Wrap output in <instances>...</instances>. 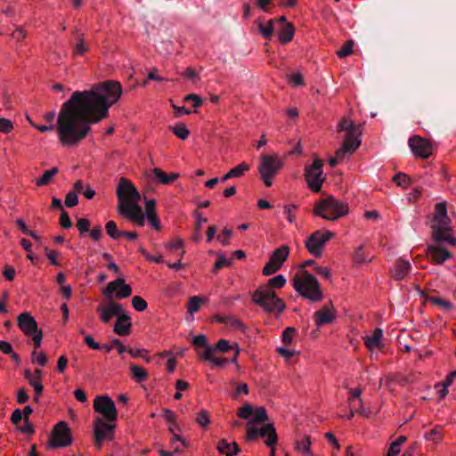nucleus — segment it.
Listing matches in <instances>:
<instances>
[{
  "mask_svg": "<svg viewBox=\"0 0 456 456\" xmlns=\"http://www.w3.org/2000/svg\"><path fill=\"white\" fill-rule=\"evenodd\" d=\"M232 265V260L229 259L224 254L218 253L217 260L215 263L213 272L216 273L220 268L224 266H230Z\"/></svg>",
  "mask_w": 456,
  "mask_h": 456,
  "instance_id": "45",
  "label": "nucleus"
},
{
  "mask_svg": "<svg viewBox=\"0 0 456 456\" xmlns=\"http://www.w3.org/2000/svg\"><path fill=\"white\" fill-rule=\"evenodd\" d=\"M132 305L138 312H143L148 307L147 302L140 296L133 297Z\"/></svg>",
  "mask_w": 456,
  "mask_h": 456,
  "instance_id": "50",
  "label": "nucleus"
},
{
  "mask_svg": "<svg viewBox=\"0 0 456 456\" xmlns=\"http://www.w3.org/2000/svg\"><path fill=\"white\" fill-rule=\"evenodd\" d=\"M94 439L96 445L100 448L104 440H111L114 436L115 424L105 422L102 419L97 418L94 420Z\"/></svg>",
  "mask_w": 456,
  "mask_h": 456,
  "instance_id": "20",
  "label": "nucleus"
},
{
  "mask_svg": "<svg viewBox=\"0 0 456 456\" xmlns=\"http://www.w3.org/2000/svg\"><path fill=\"white\" fill-rule=\"evenodd\" d=\"M105 230L110 238L118 240L121 237V232L118 229L117 223L113 220L107 222Z\"/></svg>",
  "mask_w": 456,
  "mask_h": 456,
  "instance_id": "39",
  "label": "nucleus"
},
{
  "mask_svg": "<svg viewBox=\"0 0 456 456\" xmlns=\"http://www.w3.org/2000/svg\"><path fill=\"white\" fill-rule=\"evenodd\" d=\"M253 411H254V417L251 419V422L262 423V422H265L266 420H268V416H267L265 408L257 407L255 410H253Z\"/></svg>",
  "mask_w": 456,
  "mask_h": 456,
  "instance_id": "43",
  "label": "nucleus"
},
{
  "mask_svg": "<svg viewBox=\"0 0 456 456\" xmlns=\"http://www.w3.org/2000/svg\"><path fill=\"white\" fill-rule=\"evenodd\" d=\"M66 207L73 208L77 205L78 199L76 191H69L64 201Z\"/></svg>",
  "mask_w": 456,
  "mask_h": 456,
  "instance_id": "57",
  "label": "nucleus"
},
{
  "mask_svg": "<svg viewBox=\"0 0 456 456\" xmlns=\"http://www.w3.org/2000/svg\"><path fill=\"white\" fill-rule=\"evenodd\" d=\"M283 208H284V214L286 215L287 220L290 224H293L296 221V212H297L298 207L294 204H289V205H285L283 207Z\"/></svg>",
  "mask_w": 456,
  "mask_h": 456,
  "instance_id": "47",
  "label": "nucleus"
},
{
  "mask_svg": "<svg viewBox=\"0 0 456 456\" xmlns=\"http://www.w3.org/2000/svg\"><path fill=\"white\" fill-rule=\"evenodd\" d=\"M253 413V408L249 403H245L237 411V415L240 419H248Z\"/></svg>",
  "mask_w": 456,
  "mask_h": 456,
  "instance_id": "53",
  "label": "nucleus"
},
{
  "mask_svg": "<svg viewBox=\"0 0 456 456\" xmlns=\"http://www.w3.org/2000/svg\"><path fill=\"white\" fill-rule=\"evenodd\" d=\"M249 392L248 387L246 383H240L237 385L232 398L236 399L240 394L248 395Z\"/></svg>",
  "mask_w": 456,
  "mask_h": 456,
  "instance_id": "61",
  "label": "nucleus"
},
{
  "mask_svg": "<svg viewBox=\"0 0 456 456\" xmlns=\"http://www.w3.org/2000/svg\"><path fill=\"white\" fill-rule=\"evenodd\" d=\"M94 410L100 413L107 421L115 422L118 412L113 400L108 395H99L94 400Z\"/></svg>",
  "mask_w": 456,
  "mask_h": 456,
  "instance_id": "14",
  "label": "nucleus"
},
{
  "mask_svg": "<svg viewBox=\"0 0 456 456\" xmlns=\"http://www.w3.org/2000/svg\"><path fill=\"white\" fill-rule=\"evenodd\" d=\"M247 427L248 440L255 441L258 439V437H266L265 440V444L267 447H272V445H275L277 444L278 436L273 423H268L260 428L250 427L249 423L247 424Z\"/></svg>",
  "mask_w": 456,
  "mask_h": 456,
  "instance_id": "10",
  "label": "nucleus"
},
{
  "mask_svg": "<svg viewBox=\"0 0 456 456\" xmlns=\"http://www.w3.org/2000/svg\"><path fill=\"white\" fill-rule=\"evenodd\" d=\"M336 317L337 311L331 301L325 304L320 310L316 311L314 314L315 325L318 327L333 322Z\"/></svg>",
  "mask_w": 456,
  "mask_h": 456,
  "instance_id": "21",
  "label": "nucleus"
},
{
  "mask_svg": "<svg viewBox=\"0 0 456 456\" xmlns=\"http://www.w3.org/2000/svg\"><path fill=\"white\" fill-rule=\"evenodd\" d=\"M122 86L118 81L95 84L91 90L76 91L61 108L56 131L62 146L75 147L86 138L91 125L108 117L110 106L118 102Z\"/></svg>",
  "mask_w": 456,
  "mask_h": 456,
  "instance_id": "1",
  "label": "nucleus"
},
{
  "mask_svg": "<svg viewBox=\"0 0 456 456\" xmlns=\"http://www.w3.org/2000/svg\"><path fill=\"white\" fill-rule=\"evenodd\" d=\"M311 437L310 436L304 435L301 439H297L295 442V449L305 454L312 455L311 451Z\"/></svg>",
  "mask_w": 456,
  "mask_h": 456,
  "instance_id": "32",
  "label": "nucleus"
},
{
  "mask_svg": "<svg viewBox=\"0 0 456 456\" xmlns=\"http://www.w3.org/2000/svg\"><path fill=\"white\" fill-rule=\"evenodd\" d=\"M132 323L130 316L124 312L118 315L114 325L113 331L118 336H127L131 333Z\"/></svg>",
  "mask_w": 456,
  "mask_h": 456,
  "instance_id": "26",
  "label": "nucleus"
},
{
  "mask_svg": "<svg viewBox=\"0 0 456 456\" xmlns=\"http://www.w3.org/2000/svg\"><path fill=\"white\" fill-rule=\"evenodd\" d=\"M152 174L155 179L161 184H170L174 183L180 175L178 173H166L159 167L152 169Z\"/></svg>",
  "mask_w": 456,
  "mask_h": 456,
  "instance_id": "31",
  "label": "nucleus"
},
{
  "mask_svg": "<svg viewBox=\"0 0 456 456\" xmlns=\"http://www.w3.org/2000/svg\"><path fill=\"white\" fill-rule=\"evenodd\" d=\"M72 34L75 36L76 39V42L72 45L73 55H84L89 50V47L85 43L84 34L78 28H74Z\"/></svg>",
  "mask_w": 456,
  "mask_h": 456,
  "instance_id": "28",
  "label": "nucleus"
},
{
  "mask_svg": "<svg viewBox=\"0 0 456 456\" xmlns=\"http://www.w3.org/2000/svg\"><path fill=\"white\" fill-rule=\"evenodd\" d=\"M382 335H383V333H382L381 329H379V328L375 329L372 335L370 337H368L367 338H365V340H364L365 346L369 349H372L374 347H379L380 340L382 338Z\"/></svg>",
  "mask_w": 456,
  "mask_h": 456,
  "instance_id": "34",
  "label": "nucleus"
},
{
  "mask_svg": "<svg viewBox=\"0 0 456 456\" xmlns=\"http://www.w3.org/2000/svg\"><path fill=\"white\" fill-rule=\"evenodd\" d=\"M76 226L79 231L80 236L90 231L91 222L87 218H79L77 221Z\"/></svg>",
  "mask_w": 456,
  "mask_h": 456,
  "instance_id": "51",
  "label": "nucleus"
},
{
  "mask_svg": "<svg viewBox=\"0 0 456 456\" xmlns=\"http://www.w3.org/2000/svg\"><path fill=\"white\" fill-rule=\"evenodd\" d=\"M431 239L438 245L447 243L456 247V236L452 227V220L447 214L445 201L435 205L430 220Z\"/></svg>",
  "mask_w": 456,
  "mask_h": 456,
  "instance_id": "2",
  "label": "nucleus"
},
{
  "mask_svg": "<svg viewBox=\"0 0 456 456\" xmlns=\"http://www.w3.org/2000/svg\"><path fill=\"white\" fill-rule=\"evenodd\" d=\"M293 286L303 297L312 302H320L323 299V293L316 278L305 271L301 276H295L293 279Z\"/></svg>",
  "mask_w": 456,
  "mask_h": 456,
  "instance_id": "5",
  "label": "nucleus"
},
{
  "mask_svg": "<svg viewBox=\"0 0 456 456\" xmlns=\"http://www.w3.org/2000/svg\"><path fill=\"white\" fill-rule=\"evenodd\" d=\"M215 321L225 324L227 327L236 330L245 331L246 326L242 321L234 315H216Z\"/></svg>",
  "mask_w": 456,
  "mask_h": 456,
  "instance_id": "27",
  "label": "nucleus"
},
{
  "mask_svg": "<svg viewBox=\"0 0 456 456\" xmlns=\"http://www.w3.org/2000/svg\"><path fill=\"white\" fill-rule=\"evenodd\" d=\"M354 47V41L353 40H347L343 46L337 51V55L339 58H345L352 53Z\"/></svg>",
  "mask_w": 456,
  "mask_h": 456,
  "instance_id": "48",
  "label": "nucleus"
},
{
  "mask_svg": "<svg viewBox=\"0 0 456 456\" xmlns=\"http://www.w3.org/2000/svg\"><path fill=\"white\" fill-rule=\"evenodd\" d=\"M215 348V351H219V352H222V353H226L230 350H232L233 351V357L231 358L230 360H226L227 362H230L232 363H234L236 364L238 367V362H237V358L240 353V348L239 346V344L234 342L232 344L230 343L229 340H226V339H219L216 344L215 345V346H213Z\"/></svg>",
  "mask_w": 456,
  "mask_h": 456,
  "instance_id": "24",
  "label": "nucleus"
},
{
  "mask_svg": "<svg viewBox=\"0 0 456 456\" xmlns=\"http://www.w3.org/2000/svg\"><path fill=\"white\" fill-rule=\"evenodd\" d=\"M117 196L118 199V204L128 201H138L141 198L139 191L132 182L125 177H120L118 180Z\"/></svg>",
  "mask_w": 456,
  "mask_h": 456,
  "instance_id": "17",
  "label": "nucleus"
},
{
  "mask_svg": "<svg viewBox=\"0 0 456 456\" xmlns=\"http://www.w3.org/2000/svg\"><path fill=\"white\" fill-rule=\"evenodd\" d=\"M60 225L64 229H69L72 226V222L69 218V216L64 209H62L61 213Z\"/></svg>",
  "mask_w": 456,
  "mask_h": 456,
  "instance_id": "58",
  "label": "nucleus"
},
{
  "mask_svg": "<svg viewBox=\"0 0 456 456\" xmlns=\"http://www.w3.org/2000/svg\"><path fill=\"white\" fill-rule=\"evenodd\" d=\"M170 129L178 138L182 140H186L190 134V130L183 123H180L175 126H172Z\"/></svg>",
  "mask_w": 456,
  "mask_h": 456,
  "instance_id": "40",
  "label": "nucleus"
},
{
  "mask_svg": "<svg viewBox=\"0 0 456 456\" xmlns=\"http://www.w3.org/2000/svg\"><path fill=\"white\" fill-rule=\"evenodd\" d=\"M250 166L246 162H241L238 166L232 167L231 171V175L233 178H240L245 175V174L249 170Z\"/></svg>",
  "mask_w": 456,
  "mask_h": 456,
  "instance_id": "41",
  "label": "nucleus"
},
{
  "mask_svg": "<svg viewBox=\"0 0 456 456\" xmlns=\"http://www.w3.org/2000/svg\"><path fill=\"white\" fill-rule=\"evenodd\" d=\"M296 334V329L293 327H288L282 333V341L286 345L291 344L293 338Z\"/></svg>",
  "mask_w": 456,
  "mask_h": 456,
  "instance_id": "55",
  "label": "nucleus"
},
{
  "mask_svg": "<svg viewBox=\"0 0 456 456\" xmlns=\"http://www.w3.org/2000/svg\"><path fill=\"white\" fill-rule=\"evenodd\" d=\"M424 438L427 441H433L434 443L438 444L443 440L444 435L442 429L438 427H436L429 432L426 433L424 435Z\"/></svg>",
  "mask_w": 456,
  "mask_h": 456,
  "instance_id": "38",
  "label": "nucleus"
},
{
  "mask_svg": "<svg viewBox=\"0 0 456 456\" xmlns=\"http://www.w3.org/2000/svg\"><path fill=\"white\" fill-rule=\"evenodd\" d=\"M314 270L318 275L323 277L324 279L328 280L330 278V269L327 266L315 265Z\"/></svg>",
  "mask_w": 456,
  "mask_h": 456,
  "instance_id": "60",
  "label": "nucleus"
},
{
  "mask_svg": "<svg viewBox=\"0 0 456 456\" xmlns=\"http://www.w3.org/2000/svg\"><path fill=\"white\" fill-rule=\"evenodd\" d=\"M411 269V264L403 259L399 258L395 261L394 267L390 271L391 276L395 281H402L405 279Z\"/></svg>",
  "mask_w": 456,
  "mask_h": 456,
  "instance_id": "25",
  "label": "nucleus"
},
{
  "mask_svg": "<svg viewBox=\"0 0 456 456\" xmlns=\"http://www.w3.org/2000/svg\"><path fill=\"white\" fill-rule=\"evenodd\" d=\"M196 422L202 428L208 427L210 423V418L208 411L201 410L199 411L196 416Z\"/></svg>",
  "mask_w": 456,
  "mask_h": 456,
  "instance_id": "49",
  "label": "nucleus"
},
{
  "mask_svg": "<svg viewBox=\"0 0 456 456\" xmlns=\"http://www.w3.org/2000/svg\"><path fill=\"white\" fill-rule=\"evenodd\" d=\"M338 131H345L346 134L341 147L335 151V156L329 160L330 167L337 166L346 155H352L361 145V126H356L353 120L342 118L338 125Z\"/></svg>",
  "mask_w": 456,
  "mask_h": 456,
  "instance_id": "3",
  "label": "nucleus"
},
{
  "mask_svg": "<svg viewBox=\"0 0 456 456\" xmlns=\"http://www.w3.org/2000/svg\"><path fill=\"white\" fill-rule=\"evenodd\" d=\"M58 172L59 169L56 167L45 171L44 174L35 181L36 185L42 187L49 184L52 182L53 176L58 174Z\"/></svg>",
  "mask_w": 456,
  "mask_h": 456,
  "instance_id": "33",
  "label": "nucleus"
},
{
  "mask_svg": "<svg viewBox=\"0 0 456 456\" xmlns=\"http://www.w3.org/2000/svg\"><path fill=\"white\" fill-rule=\"evenodd\" d=\"M17 323L20 330L26 336H31L36 348L39 347L43 338L41 330H38L37 321L28 312H23L17 317Z\"/></svg>",
  "mask_w": 456,
  "mask_h": 456,
  "instance_id": "9",
  "label": "nucleus"
},
{
  "mask_svg": "<svg viewBox=\"0 0 456 456\" xmlns=\"http://www.w3.org/2000/svg\"><path fill=\"white\" fill-rule=\"evenodd\" d=\"M406 440L407 437L404 436L397 437V439L390 444L387 456H397L401 452L400 446L404 444Z\"/></svg>",
  "mask_w": 456,
  "mask_h": 456,
  "instance_id": "37",
  "label": "nucleus"
},
{
  "mask_svg": "<svg viewBox=\"0 0 456 456\" xmlns=\"http://www.w3.org/2000/svg\"><path fill=\"white\" fill-rule=\"evenodd\" d=\"M456 379V370L450 372L444 379V380L441 384H436V387H450L453 380Z\"/></svg>",
  "mask_w": 456,
  "mask_h": 456,
  "instance_id": "64",
  "label": "nucleus"
},
{
  "mask_svg": "<svg viewBox=\"0 0 456 456\" xmlns=\"http://www.w3.org/2000/svg\"><path fill=\"white\" fill-rule=\"evenodd\" d=\"M97 312L101 314V321L104 323H108L114 316L118 318V315L122 314L123 307L119 303L110 300L107 305L98 306Z\"/></svg>",
  "mask_w": 456,
  "mask_h": 456,
  "instance_id": "22",
  "label": "nucleus"
},
{
  "mask_svg": "<svg viewBox=\"0 0 456 456\" xmlns=\"http://www.w3.org/2000/svg\"><path fill=\"white\" fill-rule=\"evenodd\" d=\"M258 28L263 37L269 39L273 33V20H269L265 25L259 22Z\"/></svg>",
  "mask_w": 456,
  "mask_h": 456,
  "instance_id": "44",
  "label": "nucleus"
},
{
  "mask_svg": "<svg viewBox=\"0 0 456 456\" xmlns=\"http://www.w3.org/2000/svg\"><path fill=\"white\" fill-rule=\"evenodd\" d=\"M192 345L196 347L198 357L200 361L209 362L213 366L224 367L227 361L223 357L215 356V348L207 341V338L203 334L196 336L192 339Z\"/></svg>",
  "mask_w": 456,
  "mask_h": 456,
  "instance_id": "8",
  "label": "nucleus"
},
{
  "mask_svg": "<svg viewBox=\"0 0 456 456\" xmlns=\"http://www.w3.org/2000/svg\"><path fill=\"white\" fill-rule=\"evenodd\" d=\"M130 370H131L132 378L136 382L140 383V382L145 381L149 377L148 371L141 366L131 365Z\"/></svg>",
  "mask_w": 456,
  "mask_h": 456,
  "instance_id": "35",
  "label": "nucleus"
},
{
  "mask_svg": "<svg viewBox=\"0 0 456 456\" xmlns=\"http://www.w3.org/2000/svg\"><path fill=\"white\" fill-rule=\"evenodd\" d=\"M427 255L436 265H442L445 260L452 256V253L444 248L438 245H428Z\"/></svg>",
  "mask_w": 456,
  "mask_h": 456,
  "instance_id": "23",
  "label": "nucleus"
},
{
  "mask_svg": "<svg viewBox=\"0 0 456 456\" xmlns=\"http://www.w3.org/2000/svg\"><path fill=\"white\" fill-rule=\"evenodd\" d=\"M393 182L398 186L407 188L411 184V178L404 173H398L394 175Z\"/></svg>",
  "mask_w": 456,
  "mask_h": 456,
  "instance_id": "46",
  "label": "nucleus"
},
{
  "mask_svg": "<svg viewBox=\"0 0 456 456\" xmlns=\"http://www.w3.org/2000/svg\"><path fill=\"white\" fill-rule=\"evenodd\" d=\"M290 248L287 245H282L276 248L270 256L268 262L263 268V274L265 276L272 275L279 271L283 263L287 260L289 255Z\"/></svg>",
  "mask_w": 456,
  "mask_h": 456,
  "instance_id": "12",
  "label": "nucleus"
},
{
  "mask_svg": "<svg viewBox=\"0 0 456 456\" xmlns=\"http://www.w3.org/2000/svg\"><path fill=\"white\" fill-rule=\"evenodd\" d=\"M349 212L347 203L328 196L316 201L313 208V214L325 220L335 221L346 216Z\"/></svg>",
  "mask_w": 456,
  "mask_h": 456,
  "instance_id": "4",
  "label": "nucleus"
},
{
  "mask_svg": "<svg viewBox=\"0 0 456 456\" xmlns=\"http://www.w3.org/2000/svg\"><path fill=\"white\" fill-rule=\"evenodd\" d=\"M428 301L434 305H436L442 307L443 309H444L446 311L451 310L452 307V303L450 301L444 300L441 297H430L428 298Z\"/></svg>",
  "mask_w": 456,
  "mask_h": 456,
  "instance_id": "52",
  "label": "nucleus"
},
{
  "mask_svg": "<svg viewBox=\"0 0 456 456\" xmlns=\"http://www.w3.org/2000/svg\"><path fill=\"white\" fill-rule=\"evenodd\" d=\"M284 162L277 154H265L260 157L258 172L266 187L273 185V180L279 171L283 167Z\"/></svg>",
  "mask_w": 456,
  "mask_h": 456,
  "instance_id": "7",
  "label": "nucleus"
},
{
  "mask_svg": "<svg viewBox=\"0 0 456 456\" xmlns=\"http://www.w3.org/2000/svg\"><path fill=\"white\" fill-rule=\"evenodd\" d=\"M89 236L94 240L99 241L102 237V230L100 225L94 227L89 231Z\"/></svg>",
  "mask_w": 456,
  "mask_h": 456,
  "instance_id": "63",
  "label": "nucleus"
},
{
  "mask_svg": "<svg viewBox=\"0 0 456 456\" xmlns=\"http://www.w3.org/2000/svg\"><path fill=\"white\" fill-rule=\"evenodd\" d=\"M295 34V27L291 22H285L277 32L278 40L281 45H287L292 41Z\"/></svg>",
  "mask_w": 456,
  "mask_h": 456,
  "instance_id": "29",
  "label": "nucleus"
},
{
  "mask_svg": "<svg viewBox=\"0 0 456 456\" xmlns=\"http://www.w3.org/2000/svg\"><path fill=\"white\" fill-rule=\"evenodd\" d=\"M118 212L120 216L134 223L138 226L145 224L144 214L137 201H128L118 205Z\"/></svg>",
  "mask_w": 456,
  "mask_h": 456,
  "instance_id": "16",
  "label": "nucleus"
},
{
  "mask_svg": "<svg viewBox=\"0 0 456 456\" xmlns=\"http://www.w3.org/2000/svg\"><path fill=\"white\" fill-rule=\"evenodd\" d=\"M72 444L70 428L65 421L58 422L52 432V439L49 442L51 448L67 447Z\"/></svg>",
  "mask_w": 456,
  "mask_h": 456,
  "instance_id": "13",
  "label": "nucleus"
},
{
  "mask_svg": "<svg viewBox=\"0 0 456 456\" xmlns=\"http://www.w3.org/2000/svg\"><path fill=\"white\" fill-rule=\"evenodd\" d=\"M15 274H16V271L13 266L9 265H4V270H3V275L7 281H13L15 278Z\"/></svg>",
  "mask_w": 456,
  "mask_h": 456,
  "instance_id": "59",
  "label": "nucleus"
},
{
  "mask_svg": "<svg viewBox=\"0 0 456 456\" xmlns=\"http://www.w3.org/2000/svg\"><path fill=\"white\" fill-rule=\"evenodd\" d=\"M14 126L12 122L5 118H0V132L9 134L13 130Z\"/></svg>",
  "mask_w": 456,
  "mask_h": 456,
  "instance_id": "54",
  "label": "nucleus"
},
{
  "mask_svg": "<svg viewBox=\"0 0 456 456\" xmlns=\"http://www.w3.org/2000/svg\"><path fill=\"white\" fill-rule=\"evenodd\" d=\"M202 302H203V298H201L200 297H197V296L191 297L187 303V311L190 314H194V313L198 312Z\"/></svg>",
  "mask_w": 456,
  "mask_h": 456,
  "instance_id": "42",
  "label": "nucleus"
},
{
  "mask_svg": "<svg viewBox=\"0 0 456 456\" xmlns=\"http://www.w3.org/2000/svg\"><path fill=\"white\" fill-rule=\"evenodd\" d=\"M232 234V230L224 228L222 230L221 233L217 235V240H219L223 245L227 246L230 244V238Z\"/></svg>",
  "mask_w": 456,
  "mask_h": 456,
  "instance_id": "56",
  "label": "nucleus"
},
{
  "mask_svg": "<svg viewBox=\"0 0 456 456\" xmlns=\"http://www.w3.org/2000/svg\"><path fill=\"white\" fill-rule=\"evenodd\" d=\"M219 453L225 456H234L240 452L239 445L236 442H227L225 439H221L217 443L216 446Z\"/></svg>",
  "mask_w": 456,
  "mask_h": 456,
  "instance_id": "30",
  "label": "nucleus"
},
{
  "mask_svg": "<svg viewBox=\"0 0 456 456\" xmlns=\"http://www.w3.org/2000/svg\"><path fill=\"white\" fill-rule=\"evenodd\" d=\"M408 143L412 153L418 158L428 159L433 154V145L426 138L413 135L409 139Z\"/></svg>",
  "mask_w": 456,
  "mask_h": 456,
  "instance_id": "18",
  "label": "nucleus"
},
{
  "mask_svg": "<svg viewBox=\"0 0 456 456\" xmlns=\"http://www.w3.org/2000/svg\"><path fill=\"white\" fill-rule=\"evenodd\" d=\"M32 356L36 357V362L40 366H45L47 363V357L46 354L44 352H37L33 351Z\"/></svg>",
  "mask_w": 456,
  "mask_h": 456,
  "instance_id": "62",
  "label": "nucleus"
},
{
  "mask_svg": "<svg viewBox=\"0 0 456 456\" xmlns=\"http://www.w3.org/2000/svg\"><path fill=\"white\" fill-rule=\"evenodd\" d=\"M252 301L267 313H274L279 316L286 308L284 301L280 298L274 290L269 288H260L252 295Z\"/></svg>",
  "mask_w": 456,
  "mask_h": 456,
  "instance_id": "6",
  "label": "nucleus"
},
{
  "mask_svg": "<svg viewBox=\"0 0 456 456\" xmlns=\"http://www.w3.org/2000/svg\"><path fill=\"white\" fill-rule=\"evenodd\" d=\"M286 284V279L282 274H279L268 280L267 283L259 286L260 288H269L270 290L274 289H281Z\"/></svg>",
  "mask_w": 456,
  "mask_h": 456,
  "instance_id": "36",
  "label": "nucleus"
},
{
  "mask_svg": "<svg viewBox=\"0 0 456 456\" xmlns=\"http://www.w3.org/2000/svg\"><path fill=\"white\" fill-rule=\"evenodd\" d=\"M323 162L320 159H315L311 167H305V177L308 187L314 192H319L322 190L325 176L322 172Z\"/></svg>",
  "mask_w": 456,
  "mask_h": 456,
  "instance_id": "11",
  "label": "nucleus"
},
{
  "mask_svg": "<svg viewBox=\"0 0 456 456\" xmlns=\"http://www.w3.org/2000/svg\"><path fill=\"white\" fill-rule=\"evenodd\" d=\"M114 293L117 298H126L131 296L132 288L129 284L126 283L125 279L118 278L108 283L103 289V295L107 297H111Z\"/></svg>",
  "mask_w": 456,
  "mask_h": 456,
  "instance_id": "19",
  "label": "nucleus"
},
{
  "mask_svg": "<svg viewBox=\"0 0 456 456\" xmlns=\"http://www.w3.org/2000/svg\"><path fill=\"white\" fill-rule=\"evenodd\" d=\"M334 236L335 233L330 231H315L305 240V248L312 255L321 256L322 248Z\"/></svg>",
  "mask_w": 456,
  "mask_h": 456,
  "instance_id": "15",
  "label": "nucleus"
}]
</instances>
